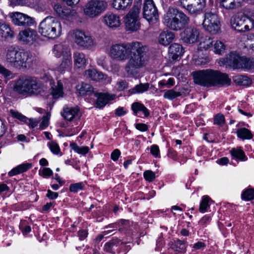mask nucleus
I'll use <instances>...</instances> for the list:
<instances>
[{
    "label": "nucleus",
    "mask_w": 254,
    "mask_h": 254,
    "mask_svg": "<svg viewBox=\"0 0 254 254\" xmlns=\"http://www.w3.org/2000/svg\"><path fill=\"white\" fill-rule=\"evenodd\" d=\"M148 47L143 43L134 41L116 43L110 47L109 56L113 60L124 62L128 59L125 69L128 75H135L139 70L148 64L150 56Z\"/></svg>",
    "instance_id": "f257e3e1"
},
{
    "label": "nucleus",
    "mask_w": 254,
    "mask_h": 254,
    "mask_svg": "<svg viewBox=\"0 0 254 254\" xmlns=\"http://www.w3.org/2000/svg\"><path fill=\"white\" fill-rule=\"evenodd\" d=\"M194 82L204 87H209L219 85L228 86L231 79L227 74L212 69H202L192 73Z\"/></svg>",
    "instance_id": "f03ea898"
},
{
    "label": "nucleus",
    "mask_w": 254,
    "mask_h": 254,
    "mask_svg": "<svg viewBox=\"0 0 254 254\" xmlns=\"http://www.w3.org/2000/svg\"><path fill=\"white\" fill-rule=\"evenodd\" d=\"M13 90L23 95H31L40 93L43 88L42 83L36 77L25 75L15 81Z\"/></svg>",
    "instance_id": "7ed1b4c3"
},
{
    "label": "nucleus",
    "mask_w": 254,
    "mask_h": 254,
    "mask_svg": "<svg viewBox=\"0 0 254 254\" xmlns=\"http://www.w3.org/2000/svg\"><path fill=\"white\" fill-rule=\"evenodd\" d=\"M5 59L9 66L18 69L30 67L33 61L29 52L17 50L13 47L7 49Z\"/></svg>",
    "instance_id": "20e7f679"
},
{
    "label": "nucleus",
    "mask_w": 254,
    "mask_h": 254,
    "mask_svg": "<svg viewBox=\"0 0 254 254\" xmlns=\"http://www.w3.org/2000/svg\"><path fill=\"white\" fill-rule=\"evenodd\" d=\"M164 24L170 29L178 31L190 22L189 17L182 10L174 6H170L164 15Z\"/></svg>",
    "instance_id": "39448f33"
},
{
    "label": "nucleus",
    "mask_w": 254,
    "mask_h": 254,
    "mask_svg": "<svg viewBox=\"0 0 254 254\" xmlns=\"http://www.w3.org/2000/svg\"><path fill=\"white\" fill-rule=\"evenodd\" d=\"M38 30L41 35L50 39H55L61 35L62 25L55 18L48 16L40 22Z\"/></svg>",
    "instance_id": "423d86ee"
},
{
    "label": "nucleus",
    "mask_w": 254,
    "mask_h": 254,
    "mask_svg": "<svg viewBox=\"0 0 254 254\" xmlns=\"http://www.w3.org/2000/svg\"><path fill=\"white\" fill-rule=\"evenodd\" d=\"M70 35L73 42L82 49L92 50L97 45L95 39L89 33L84 31L74 30Z\"/></svg>",
    "instance_id": "0eeeda50"
},
{
    "label": "nucleus",
    "mask_w": 254,
    "mask_h": 254,
    "mask_svg": "<svg viewBox=\"0 0 254 254\" xmlns=\"http://www.w3.org/2000/svg\"><path fill=\"white\" fill-rule=\"evenodd\" d=\"M140 10V2H135L128 13L124 17V22L127 31L135 32L140 26L139 14Z\"/></svg>",
    "instance_id": "6e6552de"
},
{
    "label": "nucleus",
    "mask_w": 254,
    "mask_h": 254,
    "mask_svg": "<svg viewBox=\"0 0 254 254\" xmlns=\"http://www.w3.org/2000/svg\"><path fill=\"white\" fill-rule=\"evenodd\" d=\"M108 3L102 0H90L83 7V14L88 18H94L100 16L107 8Z\"/></svg>",
    "instance_id": "1a4fd4ad"
},
{
    "label": "nucleus",
    "mask_w": 254,
    "mask_h": 254,
    "mask_svg": "<svg viewBox=\"0 0 254 254\" xmlns=\"http://www.w3.org/2000/svg\"><path fill=\"white\" fill-rule=\"evenodd\" d=\"M231 25L235 30L240 32H245L252 29V25L248 13L241 14L232 17Z\"/></svg>",
    "instance_id": "9d476101"
},
{
    "label": "nucleus",
    "mask_w": 254,
    "mask_h": 254,
    "mask_svg": "<svg viewBox=\"0 0 254 254\" xmlns=\"http://www.w3.org/2000/svg\"><path fill=\"white\" fill-rule=\"evenodd\" d=\"M202 25L205 30L212 34H216L220 30L218 17L211 12L205 13Z\"/></svg>",
    "instance_id": "9b49d317"
},
{
    "label": "nucleus",
    "mask_w": 254,
    "mask_h": 254,
    "mask_svg": "<svg viewBox=\"0 0 254 254\" xmlns=\"http://www.w3.org/2000/svg\"><path fill=\"white\" fill-rule=\"evenodd\" d=\"M142 13L143 17L150 23H155L159 18L158 9L153 0H144Z\"/></svg>",
    "instance_id": "f8f14e48"
},
{
    "label": "nucleus",
    "mask_w": 254,
    "mask_h": 254,
    "mask_svg": "<svg viewBox=\"0 0 254 254\" xmlns=\"http://www.w3.org/2000/svg\"><path fill=\"white\" fill-rule=\"evenodd\" d=\"M199 31L194 27H187L181 33L182 41L187 44L196 42L199 37Z\"/></svg>",
    "instance_id": "ddd939ff"
},
{
    "label": "nucleus",
    "mask_w": 254,
    "mask_h": 254,
    "mask_svg": "<svg viewBox=\"0 0 254 254\" xmlns=\"http://www.w3.org/2000/svg\"><path fill=\"white\" fill-rule=\"evenodd\" d=\"M9 16L12 23L17 26H29L33 24V19L24 13L15 12L10 13Z\"/></svg>",
    "instance_id": "4468645a"
},
{
    "label": "nucleus",
    "mask_w": 254,
    "mask_h": 254,
    "mask_svg": "<svg viewBox=\"0 0 254 254\" xmlns=\"http://www.w3.org/2000/svg\"><path fill=\"white\" fill-rule=\"evenodd\" d=\"M54 10L57 14L61 18L68 21H71L77 18V11L66 7H62L59 4H55Z\"/></svg>",
    "instance_id": "2eb2a0df"
},
{
    "label": "nucleus",
    "mask_w": 254,
    "mask_h": 254,
    "mask_svg": "<svg viewBox=\"0 0 254 254\" xmlns=\"http://www.w3.org/2000/svg\"><path fill=\"white\" fill-rule=\"evenodd\" d=\"M94 96L97 98L95 105L97 108L102 109L110 101L114 100L116 95L113 94L108 93H98L95 92Z\"/></svg>",
    "instance_id": "dca6fc26"
},
{
    "label": "nucleus",
    "mask_w": 254,
    "mask_h": 254,
    "mask_svg": "<svg viewBox=\"0 0 254 254\" xmlns=\"http://www.w3.org/2000/svg\"><path fill=\"white\" fill-rule=\"evenodd\" d=\"M37 38L36 31L30 28L20 32L18 35L19 40L26 43H32Z\"/></svg>",
    "instance_id": "f3484780"
},
{
    "label": "nucleus",
    "mask_w": 254,
    "mask_h": 254,
    "mask_svg": "<svg viewBox=\"0 0 254 254\" xmlns=\"http://www.w3.org/2000/svg\"><path fill=\"white\" fill-rule=\"evenodd\" d=\"M104 21L107 26L113 29L118 28L121 25L119 15L113 13L106 14L104 16Z\"/></svg>",
    "instance_id": "a211bd4d"
},
{
    "label": "nucleus",
    "mask_w": 254,
    "mask_h": 254,
    "mask_svg": "<svg viewBox=\"0 0 254 254\" xmlns=\"http://www.w3.org/2000/svg\"><path fill=\"white\" fill-rule=\"evenodd\" d=\"M242 57L235 52H231L224 59L226 65L234 68H240L241 61Z\"/></svg>",
    "instance_id": "6ab92c4d"
},
{
    "label": "nucleus",
    "mask_w": 254,
    "mask_h": 254,
    "mask_svg": "<svg viewBox=\"0 0 254 254\" xmlns=\"http://www.w3.org/2000/svg\"><path fill=\"white\" fill-rule=\"evenodd\" d=\"M74 64L76 68L83 69L88 63V60L85 55L82 52H76L73 55Z\"/></svg>",
    "instance_id": "aec40b11"
},
{
    "label": "nucleus",
    "mask_w": 254,
    "mask_h": 254,
    "mask_svg": "<svg viewBox=\"0 0 254 254\" xmlns=\"http://www.w3.org/2000/svg\"><path fill=\"white\" fill-rule=\"evenodd\" d=\"M72 65L71 54L70 50H65L61 64L58 67L57 70L60 72L69 70Z\"/></svg>",
    "instance_id": "412c9836"
},
{
    "label": "nucleus",
    "mask_w": 254,
    "mask_h": 254,
    "mask_svg": "<svg viewBox=\"0 0 254 254\" xmlns=\"http://www.w3.org/2000/svg\"><path fill=\"white\" fill-rule=\"evenodd\" d=\"M49 84L51 86V93L54 99L63 97V85L61 81H58L56 85L53 80H50Z\"/></svg>",
    "instance_id": "4be33fe9"
},
{
    "label": "nucleus",
    "mask_w": 254,
    "mask_h": 254,
    "mask_svg": "<svg viewBox=\"0 0 254 254\" xmlns=\"http://www.w3.org/2000/svg\"><path fill=\"white\" fill-rule=\"evenodd\" d=\"M84 76L90 80L100 81L106 80L107 76L100 72H98L95 69H89L85 71Z\"/></svg>",
    "instance_id": "5701e85b"
},
{
    "label": "nucleus",
    "mask_w": 254,
    "mask_h": 254,
    "mask_svg": "<svg viewBox=\"0 0 254 254\" xmlns=\"http://www.w3.org/2000/svg\"><path fill=\"white\" fill-rule=\"evenodd\" d=\"M14 32L9 26L5 22L0 21V40L4 41L7 38L13 37Z\"/></svg>",
    "instance_id": "b1692460"
},
{
    "label": "nucleus",
    "mask_w": 254,
    "mask_h": 254,
    "mask_svg": "<svg viewBox=\"0 0 254 254\" xmlns=\"http://www.w3.org/2000/svg\"><path fill=\"white\" fill-rule=\"evenodd\" d=\"M205 4V0H192L187 10L190 13H196L202 10Z\"/></svg>",
    "instance_id": "393cba45"
},
{
    "label": "nucleus",
    "mask_w": 254,
    "mask_h": 254,
    "mask_svg": "<svg viewBox=\"0 0 254 254\" xmlns=\"http://www.w3.org/2000/svg\"><path fill=\"white\" fill-rule=\"evenodd\" d=\"M11 116L13 118H16L23 122H27L29 121V126L32 128H34L38 126L40 120L38 119H28L25 116L22 115L19 112H11Z\"/></svg>",
    "instance_id": "a878e982"
},
{
    "label": "nucleus",
    "mask_w": 254,
    "mask_h": 254,
    "mask_svg": "<svg viewBox=\"0 0 254 254\" xmlns=\"http://www.w3.org/2000/svg\"><path fill=\"white\" fill-rule=\"evenodd\" d=\"M183 49L182 46L177 43L172 44L169 49L170 57L173 60H177L178 58L182 55Z\"/></svg>",
    "instance_id": "bb28decb"
},
{
    "label": "nucleus",
    "mask_w": 254,
    "mask_h": 254,
    "mask_svg": "<svg viewBox=\"0 0 254 254\" xmlns=\"http://www.w3.org/2000/svg\"><path fill=\"white\" fill-rule=\"evenodd\" d=\"M189 90L187 88H181L178 91L174 89L168 90L164 94V97L169 100H173L176 98L182 96L183 94L188 93Z\"/></svg>",
    "instance_id": "cd10ccee"
},
{
    "label": "nucleus",
    "mask_w": 254,
    "mask_h": 254,
    "mask_svg": "<svg viewBox=\"0 0 254 254\" xmlns=\"http://www.w3.org/2000/svg\"><path fill=\"white\" fill-rule=\"evenodd\" d=\"M175 38V34L173 32L168 31L161 32L159 37V43L164 46L168 45Z\"/></svg>",
    "instance_id": "c85d7f7f"
},
{
    "label": "nucleus",
    "mask_w": 254,
    "mask_h": 254,
    "mask_svg": "<svg viewBox=\"0 0 254 254\" xmlns=\"http://www.w3.org/2000/svg\"><path fill=\"white\" fill-rule=\"evenodd\" d=\"M213 41L209 36L201 37L200 39L198 46V50L199 51H207L212 47Z\"/></svg>",
    "instance_id": "c756f323"
},
{
    "label": "nucleus",
    "mask_w": 254,
    "mask_h": 254,
    "mask_svg": "<svg viewBox=\"0 0 254 254\" xmlns=\"http://www.w3.org/2000/svg\"><path fill=\"white\" fill-rule=\"evenodd\" d=\"M133 0H113V7L117 10H126L132 4Z\"/></svg>",
    "instance_id": "7c9ffc66"
},
{
    "label": "nucleus",
    "mask_w": 254,
    "mask_h": 254,
    "mask_svg": "<svg viewBox=\"0 0 254 254\" xmlns=\"http://www.w3.org/2000/svg\"><path fill=\"white\" fill-rule=\"evenodd\" d=\"M76 88L80 95H90L93 91V87L91 85L84 82L78 84Z\"/></svg>",
    "instance_id": "2f4dec72"
},
{
    "label": "nucleus",
    "mask_w": 254,
    "mask_h": 254,
    "mask_svg": "<svg viewBox=\"0 0 254 254\" xmlns=\"http://www.w3.org/2000/svg\"><path fill=\"white\" fill-rule=\"evenodd\" d=\"M236 133L237 137L241 140H250L253 138L252 131L246 127H240L237 129Z\"/></svg>",
    "instance_id": "473e14b6"
},
{
    "label": "nucleus",
    "mask_w": 254,
    "mask_h": 254,
    "mask_svg": "<svg viewBox=\"0 0 254 254\" xmlns=\"http://www.w3.org/2000/svg\"><path fill=\"white\" fill-rule=\"evenodd\" d=\"M234 82L239 85L247 86L251 84L252 80L247 76L238 75L233 77Z\"/></svg>",
    "instance_id": "72a5a7b5"
},
{
    "label": "nucleus",
    "mask_w": 254,
    "mask_h": 254,
    "mask_svg": "<svg viewBox=\"0 0 254 254\" xmlns=\"http://www.w3.org/2000/svg\"><path fill=\"white\" fill-rule=\"evenodd\" d=\"M230 152L232 157L236 159L244 161H246L248 159L244 152L240 147L233 148L230 150Z\"/></svg>",
    "instance_id": "f704fd0d"
},
{
    "label": "nucleus",
    "mask_w": 254,
    "mask_h": 254,
    "mask_svg": "<svg viewBox=\"0 0 254 254\" xmlns=\"http://www.w3.org/2000/svg\"><path fill=\"white\" fill-rule=\"evenodd\" d=\"M220 4L228 9L235 8L241 5L240 0H220Z\"/></svg>",
    "instance_id": "c9c22d12"
},
{
    "label": "nucleus",
    "mask_w": 254,
    "mask_h": 254,
    "mask_svg": "<svg viewBox=\"0 0 254 254\" xmlns=\"http://www.w3.org/2000/svg\"><path fill=\"white\" fill-rule=\"evenodd\" d=\"M149 88V84L146 83L144 84L140 83L135 85L133 88L129 90V92L131 94H140L148 90Z\"/></svg>",
    "instance_id": "e433bc0d"
},
{
    "label": "nucleus",
    "mask_w": 254,
    "mask_h": 254,
    "mask_svg": "<svg viewBox=\"0 0 254 254\" xmlns=\"http://www.w3.org/2000/svg\"><path fill=\"white\" fill-rule=\"evenodd\" d=\"M194 63L196 65H203L209 62L210 59L206 56H201L198 51L197 55L194 56Z\"/></svg>",
    "instance_id": "4c0bfd02"
},
{
    "label": "nucleus",
    "mask_w": 254,
    "mask_h": 254,
    "mask_svg": "<svg viewBox=\"0 0 254 254\" xmlns=\"http://www.w3.org/2000/svg\"><path fill=\"white\" fill-rule=\"evenodd\" d=\"M70 148L75 152L82 155H85L87 154L89 150V147L87 146H78L77 144L74 142L70 143L69 145Z\"/></svg>",
    "instance_id": "58836bf2"
},
{
    "label": "nucleus",
    "mask_w": 254,
    "mask_h": 254,
    "mask_svg": "<svg viewBox=\"0 0 254 254\" xmlns=\"http://www.w3.org/2000/svg\"><path fill=\"white\" fill-rule=\"evenodd\" d=\"M65 50H69L68 48L64 47L63 45L60 44L54 46L53 49V53L57 58H59L62 55L64 57V55H65Z\"/></svg>",
    "instance_id": "ea45409f"
},
{
    "label": "nucleus",
    "mask_w": 254,
    "mask_h": 254,
    "mask_svg": "<svg viewBox=\"0 0 254 254\" xmlns=\"http://www.w3.org/2000/svg\"><path fill=\"white\" fill-rule=\"evenodd\" d=\"M225 43L220 40H216L213 45L214 52L217 54L223 53L226 49Z\"/></svg>",
    "instance_id": "a19ab883"
},
{
    "label": "nucleus",
    "mask_w": 254,
    "mask_h": 254,
    "mask_svg": "<svg viewBox=\"0 0 254 254\" xmlns=\"http://www.w3.org/2000/svg\"><path fill=\"white\" fill-rule=\"evenodd\" d=\"M240 68L251 69L254 68V60L242 57L241 61Z\"/></svg>",
    "instance_id": "79ce46f5"
},
{
    "label": "nucleus",
    "mask_w": 254,
    "mask_h": 254,
    "mask_svg": "<svg viewBox=\"0 0 254 254\" xmlns=\"http://www.w3.org/2000/svg\"><path fill=\"white\" fill-rule=\"evenodd\" d=\"M209 200L210 198L208 196L204 195L202 196L199 205V211L200 212L204 213L207 211V208L209 207L208 204Z\"/></svg>",
    "instance_id": "37998d69"
},
{
    "label": "nucleus",
    "mask_w": 254,
    "mask_h": 254,
    "mask_svg": "<svg viewBox=\"0 0 254 254\" xmlns=\"http://www.w3.org/2000/svg\"><path fill=\"white\" fill-rule=\"evenodd\" d=\"M85 182H79L71 184L69 186V190L72 192H77V191L83 190L85 186Z\"/></svg>",
    "instance_id": "c03bdc74"
},
{
    "label": "nucleus",
    "mask_w": 254,
    "mask_h": 254,
    "mask_svg": "<svg viewBox=\"0 0 254 254\" xmlns=\"http://www.w3.org/2000/svg\"><path fill=\"white\" fill-rule=\"evenodd\" d=\"M172 249L179 253L184 252L186 250L185 244L181 240H177L175 242Z\"/></svg>",
    "instance_id": "a18cd8bd"
},
{
    "label": "nucleus",
    "mask_w": 254,
    "mask_h": 254,
    "mask_svg": "<svg viewBox=\"0 0 254 254\" xmlns=\"http://www.w3.org/2000/svg\"><path fill=\"white\" fill-rule=\"evenodd\" d=\"M242 198L245 200H250L254 198V190L252 189L245 190L242 194Z\"/></svg>",
    "instance_id": "49530a36"
},
{
    "label": "nucleus",
    "mask_w": 254,
    "mask_h": 254,
    "mask_svg": "<svg viewBox=\"0 0 254 254\" xmlns=\"http://www.w3.org/2000/svg\"><path fill=\"white\" fill-rule=\"evenodd\" d=\"M119 243L118 240H112L107 243L104 246V250L109 253H113L115 250V248L117 247V244Z\"/></svg>",
    "instance_id": "de8ad7c7"
},
{
    "label": "nucleus",
    "mask_w": 254,
    "mask_h": 254,
    "mask_svg": "<svg viewBox=\"0 0 254 254\" xmlns=\"http://www.w3.org/2000/svg\"><path fill=\"white\" fill-rule=\"evenodd\" d=\"M47 145L50 149L51 151L54 154L58 155L61 151L59 145L56 142L54 141L49 142L47 144Z\"/></svg>",
    "instance_id": "09e8293b"
},
{
    "label": "nucleus",
    "mask_w": 254,
    "mask_h": 254,
    "mask_svg": "<svg viewBox=\"0 0 254 254\" xmlns=\"http://www.w3.org/2000/svg\"><path fill=\"white\" fill-rule=\"evenodd\" d=\"M225 121L224 116L220 113L217 114L214 118V124L219 126H223Z\"/></svg>",
    "instance_id": "8fccbe9b"
},
{
    "label": "nucleus",
    "mask_w": 254,
    "mask_h": 254,
    "mask_svg": "<svg viewBox=\"0 0 254 254\" xmlns=\"http://www.w3.org/2000/svg\"><path fill=\"white\" fill-rule=\"evenodd\" d=\"M132 111H148L145 107L139 102H134L131 105Z\"/></svg>",
    "instance_id": "3c124183"
},
{
    "label": "nucleus",
    "mask_w": 254,
    "mask_h": 254,
    "mask_svg": "<svg viewBox=\"0 0 254 254\" xmlns=\"http://www.w3.org/2000/svg\"><path fill=\"white\" fill-rule=\"evenodd\" d=\"M39 174L45 178H48L53 175V172L49 168H44L42 170H40Z\"/></svg>",
    "instance_id": "603ef678"
},
{
    "label": "nucleus",
    "mask_w": 254,
    "mask_h": 254,
    "mask_svg": "<svg viewBox=\"0 0 254 254\" xmlns=\"http://www.w3.org/2000/svg\"><path fill=\"white\" fill-rule=\"evenodd\" d=\"M50 116L51 115L50 113H48L47 114L46 116L43 117L42 121L40 125V128L41 129H44L49 126Z\"/></svg>",
    "instance_id": "864d4df0"
},
{
    "label": "nucleus",
    "mask_w": 254,
    "mask_h": 254,
    "mask_svg": "<svg viewBox=\"0 0 254 254\" xmlns=\"http://www.w3.org/2000/svg\"><path fill=\"white\" fill-rule=\"evenodd\" d=\"M128 87L127 82L124 80L120 79L117 82L116 87L119 91H123Z\"/></svg>",
    "instance_id": "5fc2aeb1"
},
{
    "label": "nucleus",
    "mask_w": 254,
    "mask_h": 254,
    "mask_svg": "<svg viewBox=\"0 0 254 254\" xmlns=\"http://www.w3.org/2000/svg\"><path fill=\"white\" fill-rule=\"evenodd\" d=\"M143 175L145 180L149 182H152L155 179V175L151 171H146L144 172Z\"/></svg>",
    "instance_id": "6e6d98bb"
},
{
    "label": "nucleus",
    "mask_w": 254,
    "mask_h": 254,
    "mask_svg": "<svg viewBox=\"0 0 254 254\" xmlns=\"http://www.w3.org/2000/svg\"><path fill=\"white\" fill-rule=\"evenodd\" d=\"M0 74H2L4 78H10L12 73L8 69L5 68L3 65L0 64Z\"/></svg>",
    "instance_id": "4d7b16f0"
},
{
    "label": "nucleus",
    "mask_w": 254,
    "mask_h": 254,
    "mask_svg": "<svg viewBox=\"0 0 254 254\" xmlns=\"http://www.w3.org/2000/svg\"><path fill=\"white\" fill-rule=\"evenodd\" d=\"M20 173L27 171L30 169L32 165L31 163H25L17 166Z\"/></svg>",
    "instance_id": "13d9d810"
},
{
    "label": "nucleus",
    "mask_w": 254,
    "mask_h": 254,
    "mask_svg": "<svg viewBox=\"0 0 254 254\" xmlns=\"http://www.w3.org/2000/svg\"><path fill=\"white\" fill-rule=\"evenodd\" d=\"M246 47L250 48L254 51V34H251L248 38Z\"/></svg>",
    "instance_id": "bf43d9fd"
},
{
    "label": "nucleus",
    "mask_w": 254,
    "mask_h": 254,
    "mask_svg": "<svg viewBox=\"0 0 254 254\" xmlns=\"http://www.w3.org/2000/svg\"><path fill=\"white\" fill-rule=\"evenodd\" d=\"M150 153L155 157H159V148L156 145H153L151 147Z\"/></svg>",
    "instance_id": "052dcab7"
},
{
    "label": "nucleus",
    "mask_w": 254,
    "mask_h": 254,
    "mask_svg": "<svg viewBox=\"0 0 254 254\" xmlns=\"http://www.w3.org/2000/svg\"><path fill=\"white\" fill-rule=\"evenodd\" d=\"M62 116L67 121H71L74 118L75 115L73 112H61Z\"/></svg>",
    "instance_id": "680f3d73"
},
{
    "label": "nucleus",
    "mask_w": 254,
    "mask_h": 254,
    "mask_svg": "<svg viewBox=\"0 0 254 254\" xmlns=\"http://www.w3.org/2000/svg\"><path fill=\"white\" fill-rule=\"evenodd\" d=\"M120 155V151L119 149H116L114 150L113 152L111 153V157L113 161H116L119 159Z\"/></svg>",
    "instance_id": "e2e57ef3"
},
{
    "label": "nucleus",
    "mask_w": 254,
    "mask_h": 254,
    "mask_svg": "<svg viewBox=\"0 0 254 254\" xmlns=\"http://www.w3.org/2000/svg\"><path fill=\"white\" fill-rule=\"evenodd\" d=\"M205 247V245L202 242H198L193 245V249L194 250H201Z\"/></svg>",
    "instance_id": "0e129e2a"
},
{
    "label": "nucleus",
    "mask_w": 254,
    "mask_h": 254,
    "mask_svg": "<svg viewBox=\"0 0 254 254\" xmlns=\"http://www.w3.org/2000/svg\"><path fill=\"white\" fill-rule=\"evenodd\" d=\"M59 194L58 192H53L52 190H48L46 196L50 199H54L58 197Z\"/></svg>",
    "instance_id": "69168bd1"
},
{
    "label": "nucleus",
    "mask_w": 254,
    "mask_h": 254,
    "mask_svg": "<svg viewBox=\"0 0 254 254\" xmlns=\"http://www.w3.org/2000/svg\"><path fill=\"white\" fill-rule=\"evenodd\" d=\"M135 127L137 129L141 131H145L148 129V126L144 124L138 123L135 125Z\"/></svg>",
    "instance_id": "338daca9"
},
{
    "label": "nucleus",
    "mask_w": 254,
    "mask_h": 254,
    "mask_svg": "<svg viewBox=\"0 0 254 254\" xmlns=\"http://www.w3.org/2000/svg\"><path fill=\"white\" fill-rule=\"evenodd\" d=\"M25 2V0H9V5L12 7Z\"/></svg>",
    "instance_id": "774afa93"
}]
</instances>
